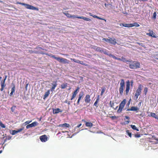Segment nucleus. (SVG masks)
<instances>
[{
	"label": "nucleus",
	"instance_id": "nucleus-31",
	"mask_svg": "<svg viewBox=\"0 0 158 158\" xmlns=\"http://www.w3.org/2000/svg\"><path fill=\"white\" fill-rule=\"evenodd\" d=\"M131 127L133 130H136L137 131H139V129L137 128L136 127L135 125H131Z\"/></svg>",
	"mask_w": 158,
	"mask_h": 158
},
{
	"label": "nucleus",
	"instance_id": "nucleus-41",
	"mask_svg": "<svg viewBox=\"0 0 158 158\" xmlns=\"http://www.w3.org/2000/svg\"><path fill=\"white\" fill-rule=\"evenodd\" d=\"M125 118H126V119H128V120H129V117H128V116H125ZM125 122H126V123L127 124H128L129 123L130 121L128 120V121H126Z\"/></svg>",
	"mask_w": 158,
	"mask_h": 158
},
{
	"label": "nucleus",
	"instance_id": "nucleus-61",
	"mask_svg": "<svg viewBox=\"0 0 158 158\" xmlns=\"http://www.w3.org/2000/svg\"><path fill=\"white\" fill-rule=\"evenodd\" d=\"M60 54H61V55H64V56H68V55H67V54H62V53H60Z\"/></svg>",
	"mask_w": 158,
	"mask_h": 158
},
{
	"label": "nucleus",
	"instance_id": "nucleus-16",
	"mask_svg": "<svg viewBox=\"0 0 158 158\" xmlns=\"http://www.w3.org/2000/svg\"><path fill=\"white\" fill-rule=\"evenodd\" d=\"M139 110V108L135 106H132L131 108L128 109L127 110V111H136V112H138Z\"/></svg>",
	"mask_w": 158,
	"mask_h": 158
},
{
	"label": "nucleus",
	"instance_id": "nucleus-17",
	"mask_svg": "<svg viewBox=\"0 0 158 158\" xmlns=\"http://www.w3.org/2000/svg\"><path fill=\"white\" fill-rule=\"evenodd\" d=\"M82 121L84 122L85 123V125L87 127H91L93 126V124L92 123L87 122L84 119H82Z\"/></svg>",
	"mask_w": 158,
	"mask_h": 158
},
{
	"label": "nucleus",
	"instance_id": "nucleus-39",
	"mask_svg": "<svg viewBox=\"0 0 158 158\" xmlns=\"http://www.w3.org/2000/svg\"><path fill=\"white\" fill-rule=\"evenodd\" d=\"M80 64L85 66H88V64H86L85 63H84L83 61H80Z\"/></svg>",
	"mask_w": 158,
	"mask_h": 158
},
{
	"label": "nucleus",
	"instance_id": "nucleus-19",
	"mask_svg": "<svg viewBox=\"0 0 158 158\" xmlns=\"http://www.w3.org/2000/svg\"><path fill=\"white\" fill-rule=\"evenodd\" d=\"M62 112V110L59 108L53 109V114H57Z\"/></svg>",
	"mask_w": 158,
	"mask_h": 158
},
{
	"label": "nucleus",
	"instance_id": "nucleus-14",
	"mask_svg": "<svg viewBox=\"0 0 158 158\" xmlns=\"http://www.w3.org/2000/svg\"><path fill=\"white\" fill-rule=\"evenodd\" d=\"M85 102L87 103H89L91 101L90 96L89 95H86L85 98Z\"/></svg>",
	"mask_w": 158,
	"mask_h": 158
},
{
	"label": "nucleus",
	"instance_id": "nucleus-24",
	"mask_svg": "<svg viewBox=\"0 0 158 158\" xmlns=\"http://www.w3.org/2000/svg\"><path fill=\"white\" fill-rule=\"evenodd\" d=\"M50 94V90H48L46 92H45L44 95V96L43 99H45L47 98Z\"/></svg>",
	"mask_w": 158,
	"mask_h": 158
},
{
	"label": "nucleus",
	"instance_id": "nucleus-40",
	"mask_svg": "<svg viewBox=\"0 0 158 158\" xmlns=\"http://www.w3.org/2000/svg\"><path fill=\"white\" fill-rule=\"evenodd\" d=\"M156 12H154L153 14V15L152 17L154 19H155L156 18Z\"/></svg>",
	"mask_w": 158,
	"mask_h": 158
},
{
	"label": "nucleus",
	"instance_id": "nucleus-51",
	"mask_svg": "<svg viewBox=\"0 0 158 158\" xmlns=\"http://www.w3.org/2000/svg\"><path fill=\"white\" fill-rule=\"evenodd\" d=\"M99 97H100L99 95H98V96L97 97V99H96V101H99V99H100Z\"/></svg>",
	"mask_w": 158,
	"mask_h": 158
},
{
	"label": "nucleus",
	"instance_id": "nucleus-18",
	"mask_svg": "<svg viewBox=\"0 0 158 158\" xmlns=\"http://www.w3.org/2000/svg\"><path fill=\"white\" fill-rule=\"evenodd\" d=\"M83 95L84 93L83 92H81L79 94L78 98L77 103V105L79 104L80 101L81 99L82 98Z\"/></svg>",
	"mask_w": 158,
	"mask_h": 158
},
{
	"label": "nucleus",
	"instance_id": "nucleus-63",
	"mask_svg": "<svg viewBox=\"0 0 158 158\" xmlns=\"http://www.w3.org/2000/svg\"><path fill=\"white\" fill-rule=\"evenodd\" d=\"M118 107V106H116V107L114 109L115 110H116L117 109Z\"/></svg>",
	"mask_w": 158,
	"mask_h": 158
},
{
	"label": "nucleus",
	"instance_id": "nucleus-15",
	"mask_svg": "<svg viewBox=\"0 0 158 158\" xmlns=\"http://www.w3.org/2000/svg\"><path fill=\"white\" fill-rule=\"evenodd\" d=\"M149 31H150V32L149 33H147L146 35H147L155 38L156 37V36L155 35L154 33L153 32L152 30H149Z\"/></svg>",
	"mask_w": 158,
	"mask_h": 158
},
{
	"label": "nucleus",
	"instance_id": "nucleus-60",
	"mask_svg": "<svg viewBox=\"0 0 158 158\" xmlns=\"http://www.w3.org/2000/svg\"><path fill=\"white\" fill-rule=\"evenodd\" d=\"M6 139L4 140V142L2 144V145H3L4 143L6 142Z\"/></svg>",
	"mask_w": 158,
	"mask_h": 158
},
{
	"label": "nucleus",
	"instance_id": "nucleus-37",
	"mask_svg": "<svg viewBox=\"0 0 158 158\" xmlns=\"http://www.w3.org/2000/svg\"><path fill=\"white\" fill-rule=\"evenodd\" d=\"M105 90V88H102V91L101 93V95L102 96Z\"/></svg>",
	"mask_w": 158,
	"mask_h": 158
},
{
	"label": "nucleus",
	"instance_id": "nucleus-32",
	"mask_svg": "<svg viewBox=\"0 0 158 158\" xmlns=\"http://www.w3.org/2000/svg\"><path fill=\"white\" fill-rule=\"evenodd\" d=\"M70 60H73V61H74V62H75L76 63L80 64V60H76L75 59H72V58H70Z\"/></svg>",
	"mask_w": 158,
	"mask_h": 158
},
{
	"label": "nucleus",
	"instance_id": "nucleus-58",
	"mask_svg": "<svg viewBox=\"0 0 158 158\" xmlns=\"http://www.w3.org/2000/svg\"><path fill=\"white\" fill-rule=\"evenodd\" d=\"M28 86V84H27L26 85V86H25V88H26V89L27 90V87Z\"/></svg>",
	"mask_w": 158,
	"mask_h": 158
},
{
	"label": "nucleus",
	"instance_id": "nucleus-12",
	"mask_svg": "<svg viewBox=\"0 0 158 158\" xmlns=\"http://www.w3.org/2000/svg\"><path fill=\"white\" fill-rule=\"evenodd\" d=\"M79 87H77V89L74 91V92L73 93V94L72 96V97L71 98V100H72L73 99L75 98L78 93L79 90Z\"/></svg>",
	"mask_w": 158,
	"mask_h": 158
},
{
	"label": "nucleus",
	"instance_id": "nucleus-59",
	"mask_svg": "<svg viewBox=\"0 0 158 158\" xmlns=\"http://www.w3.org/2000/svg\"><path fill=\"white\" fill-rule=\"evenodd\" d=\"M141 104V102H140L138 104L139 106H140Z\"/></svg>",
	"mask_w": 158,
	"mask_h": 158
},
{
	"label": "nucleus",
	"instance_id": "nucleus-57",
	"mask_svg": "<svg viewBox=\"0 0 158 158\" xmlns=\"http://www.w3.org/2000/svg\"><path fill=\"white\" fill-rule=\"evenodd\" d=\"M29 52L30 53H34L35 52H34V51H32V50L31 51H29Z\"/></svg>",
	"mask_w": 158,
	"mask_h": 158
},
{
	"label": "nucleus",
	"instance_id": "nucleus-42",
	"mask_svg": "<svg viewBox=\"0 0 158 158\" xmlns=\"http://www.w3.org/2000/svg\"><path fill=\"white\" fill-rule=\"evenodd\" d=\"M126 132L127 133L128 135L129 136L131 137V133L129 132V131L128 130H127L126 131Z\"/></svg>",
	"mask_w": 158,
	"mask_h": 158
},
{
	"label": "nucleus",
	"instance_id": "nucleus-52",
	"mask_svg": "<svg viewBox=\"0 0 158 158\" xmlns=\"http://www.w3.org/2000/svg\"><path fill=\"white\" fill-rule=\"evenodd\" d=\"M110 118L113 119H115L116 118V117L115 116H111L110 117Z\"/></svg>",
	"mask_w": 158,
	"mask_h": 158
},
{
	"label": "nucleus",
	"instance_id": "nucleus-10",
	"mask_svg": "<svg viewBox=\"0 0 158 158\" xmlns=\"http://www.w3.org/2000/svg\"><path fill=\"white\" fill-rule=\"evenodd\" d=\"M130 82L129 81H128L126 82V87L125 90L126 94V95H127L128 94L130 90Z\"/></svg>",
	"mask_w": 158,
	"mask_h": 158
},
{
	"label": "nucleus",
	"instance_id": "nucleus-3",
	"mask_svg": "<svg viewBox=\"0 0 158 158\" xmlns=\"http://www.w3.org/2000/svg\"><path fill=\"white\" fill-rule=\"evenodd\" d=\"M53 58L57 60L60 63H63L69 64V60L66 59L62 57H57L55 56L54 55H52L51 56Z\"/></svg>",
	"mask_w": 158,
	"mask_h": 158
},
{
	"label": "nucleus",
	"instance_id": "nucleus-43",
	"mask_svg": "<svg viewBox=\"0 0 158 158\" xmlns=\"http://www.w3.org/2000/svg\"><path fill=\"white\" fill-rule=\"evenodd\" d=\"M15 86L14 84L13 87L11 88V92L14 93L15 91Z\"/></svg>",
	"mask_w": 158,
	"mask_h": 158
},
{
	"label": "nucleus",
	"instance_id": "nucleus-56",
	"mask_svg": "<svg viewBox=\"0 0 158 158\" xmlns=\"http://www.w3.org/2000/svg\"><path fill=\"white\" fill-rule=\"evenodd\" d=\"M13 93H13V92H11L10 93V96H12L13 95Z\"/></svg>",
	"mask_w": 158,
	"mask_h": 158
},
{
	"label": "nucleus",
	"instance_id": "nucleus-27",
	"mask_svg": "<svg viewBox=\"0 0 158 158\" xmlns=\"http://www.w3.org/2000/svg\"><path fill=\"white\" fill-rule=\"evenodd\" d=\"M148 116L149 117H151L153 118H156V117L157 115H156V114L154 113L153 112H151L150 113V114L148 115Z\"/></svg>",
	"mask_w": 158,
	"mask_h": 158
},
{
	"label": "nucleus",
	"instance_id": "nucleus-33",
	"mask_svg": "<svg viewBox=\"0 0 158 158\" xmlns=\"http://www.w3.org/2000/svg\"><path fill=\"white\" fill-rule=\"evenodd\" d=\"M94 18H97L99 19L104 20H105V21H106V20L105 19H103L101 17H99L97 15H94Z\"/></svg>",
	"mask_w": 158,
	"mask_h": 158
},
{
	"label": "nucleus",
	"instance_id": "nucleus-50",
	"mask_svg": "<svg viewBox=\"0 0 158 158\" xmlns=\"http://www.w3.org/2000/svg\"><path fill=\"white\" fill-rule=\"evenodd\" d=\"M88 14L90 16H92V17H94V15H92V14L91 13H90V12H89L88 13Z\"/></svg>",
	"mask_w": 158,
	"mask_h": 158
},
{
	"label": "nucleus",
	"instance_id": "nucleus-29",
	"mask_svg": "<svg viewBox=\"0 0 158 158\" xmlns=\"http://www.w3.org/2000/svg\"><path fill=\"white\" fill-rule=\"evenodd\" d=\"M132 25L131 27L135 26L136 27H139V25L136 22L134 23H131Z\"/></svg>",
	"mask_w": 158,
	"mask_h": 158
},
{
	"label": "nucleus",
	"instance_id": "nucleus-5",
	"mask_svg": "<svg viewBox=\"0 0 158 158\" xmlns=\"http://www.w3.org/2000/svg\"><path fill=\"white\" fill-rule=\"evenodd\" d=\"M125 84L124 80L123 79H121L120 84V87L119 89V94L121 95H122L123 94V89L125 87Z\"/></svg>",
	"mask_w": 158,
	"mask_h": 158
},
{
	"label": "nucleus",
	"instance_id": "nucleus-8",
	"mask_svg": "<svg viewBox=\"0 0 158 158\" xmlns=\"http://www.w3.org/2000/svg\"><path fill=\"white\" fill-rule=\"evenodd\" d=\"M7 77V76L6 75L5 77V78L1 82V88L0 89V90L1 91H3L5 87H6V85L5 84V81Z\"/></svg>",
	"mask_w": 158,
	"mask_h": 158
},
{
	"label": "nucleus",
	"instance_id": "nucleus-38",
	"mask_svg": "<svg viewBox=\"0 0 158 158\" xmlns=\"http://www.w3.org/2000/svg\"><path fill=\"white\" fill-rule=\"evenodd\" d=\"M0 126L2 128H5L6 127L3 124L2 122L0 121Z\"/></svg>",
	"mask_w": 158,
	"mask_h": 158
},
{
	"label": "nucleus",
	"instance_id": "nucleus-25",
	"mask_svg": "<svg viewBox=\"0 0 158 158\" xmlns=\"http://www.w3.org/2000/svg\"><path fill=\"white\" fill-rule=\"evenodd\" d=\"M59 127H69L70 126L69 124L67 123H64L63 124H60L58 126Z\"/></svg>",
	"mask_w": 158,
	"mask_h": 158
},
{
	"label": "nucleus",
	"instance_id": "nucleus-13",
	"mask_svg": "<svg viewBox=\"0 0 158 158\" xmlns=\"http://www.w3.org/2000/svg\"><path fill=\"white\" fill-rule=\"evenodd\" d=\"M37 125V122H34L32 123L27 125L26 127V128L27 129H28L31 127H35Z\"/></svg>",
	"mask_w": 158,
	"mask_h": 158
},
{
	"label": "nucleus",
	"instance_id": "nucleus-4",
	"mask_svg": "<svg viewBox=\"0 0 158 158\" xmlns=\"http://www.w3.org/2000/svg\"><path fill=\"white\" fill-rule=\"evenodd\" d=\"M126 103V100L124 99L121 102L119 105V107L118 109L117 110V112L118 113H120L124 107Z\"/></svg>",
	"mask_w": 158,
	"mask_h": 158
},
{
	"label": "nucleus",
	"instance_id": "nucleus-46",
	"mask_svg": "<svg viewBox=\"0 0 158 158\" xmlns=\"http://www.w3.org/2000/svg\"><path fill=\"white\" fill-rule=\"evenodd\" d=\"M23 128L19 129H18L17 130L18 133L21 132L23 130Z\"/></svg>",
	"mask_w": 158,
	"mask_h": 158
},
{
	"label": "nucleus",
	"instance_id": "nucleus-45",
	"mask_svg": "<svg viewBox=\"0 0 158 158\" xmlns=\"http://www.w3.org/2000/svg\"><path fill=\"white\" fill-rule=\"evenodd\" d=\"M98 101H96L95 102H94V106H95L97 107H98V105L97 104H98Z\"/></svg>",
	"mask_w": 158,
	"mask_h": 158
},
{
	"label": "nucleus",
	"instance_id": "nucleus-20",
	"mask_svg": "<svg viewBox=\"0 0 158 158\" xmlns=\"http://www.w3.org/2000/svg\"><path fill=\"white\" fill-rule=\"evenodd\" d=\"M52 87L50 89L51 91L52 92L57 86V81H54L53 83L52 84Z\"/></svg>",
	"mask_w": 158,
	"mask_h": 158
},
{
	"label": "nucleus",
	"instance_id": "nucleus-11",
	"mask_svg": "<svg viewBox=\"0 0 158 158\" xmlns=\"http://www.w3.org/2000/svg\"><path fill=\"white\" fill-rule=\"evenodd\" d=\"M40 139L42 142H45L48 140L47 136L45 135H43L40 137Z\"/></svg>",
	"mask_w": 158,
	"mask_h": 158
},
{
	"label": "nucleus",
	"instance_id": "nucleus-21",
	"mask_svg": "<svg viewBox=\"0 0 158 158\" xmlns=\"http://www.w3.org/2000/svg\"><path fill=\"white\" fill-rule=\"evenodd\" d=\"M120 26H123L125 27H131L132 25H131V23H120Z\"/></svg>",
	"mask_w": 158,
	"mask_h": 158
},
{
	"label": "nucleus",
	"instance_id": "nucleus-47",
	"mask_svg": "<svg viewBox=\"0 0 158 158\" xmlns=\"http://www.w3.org/2000/svg\"><path fill=\"white\" fill-rule=\"evenodd\" d=\"M135 137L139 138V137H140V134H135Z\"/></svg>",
	"mask_w": 158,
	"mask_h": 158
},
{
	"label": "nucleus",
	"instance_id": "nucleus-6",
	"mask_svg": "<svg viewBox=\"0 0 158 158\" xmlns=\"http://www.w3.org/2000/svg\"><path fill=\"white\" fill-rule=\"evenodd\" d=\"M108 56L110 57H112L113 58L117 60L121 61H123V62H129L130 61H128L126 60V59L123 56H122L121 57V59L115 56H114V55H113L111 54H109L108 55Z\"/></svg>",
	"mask_w": 158,
	"mask_h": 158
},
{
	"label": "nucleus",
	"instance_id": "nucleus-55",
	"mask_svg": "<svg viewBox=\"0 0 158 158\" xmlns=\"http://www.w3.org/2000/svg\"><path fill=\"white\" fill-rule=\"evenodd\" d=\"M137 1H143V2H145V1H147L148 0H137Z\"/></svg>",
	"mask_w": 158,
	"mask_h": 158
},
{
	"label": "nucleus",
	"instance_id": "nucleus-44",
	"mask_svg": "<svg viewBox=\"0 0 158 158\" xmlns=\"http://www.w3.org/2000/svg\"><path fill=\"white\" fill-rule=\"evenodd\" d=\"M17 133H18L17 131L14 130L12 131V133H11V134L12 135H14L17 134Z\"/></svg>",
	"mask_w": 158,
	"mask_h": 158
},
{
	"label": "nucleus",
	"instance_id": "nucleus-23",
	"mask_svg": "<svg viewBox=\"0 0 158 158\" xmlns=\"http://www.w3.org/2000/svg\"><path fill=\"white\" fill-rule=\"evenodd\" d=\"M77 18L82 19L86 21H90L91 19L88 18H87L83 16H79L77 17Z\"/></svg>",
	"mask_w": 158,
	"mask_h": 158
},
{
	"label": "nucleus",
	"instance_id": "nucleus-7",
	"mask_svg": "<svg viewBox=\"0 0 158 158\" xmlns=\"http://www.w3.org/2000/svg\"><path fill=\"white\" fill-rule=\"evenodd\" d=\"M109 39H106L105 38H103L102 40L106 41V42H109V43L114 44L115 45L116 43V40L115 39H112L111 38H109Z\"/></svg>",
	"mask_w": 158,
	"mask_h": 158
},
{
	"label": "nucleus",
	"instance_id": "nucleus-49",
	"mask_svg": "<svg viewBox=\"0 0 158 158\" xmlns=\"http://www.w3.org/2000/svg\"><path fill=\"white\" fill-rule=\"evenodd\" d=\"M110 107H113V106L114 104V103H112L111 104V101H110Z\"/></svg>",
	"mask_w": 158,
	"mask_h": 158
},
{
	"label": "nucleus",
	"instance_id": "nucleus-48",
	"mask_svg": "<svg viewBox=\"0 0 158 158\" xmlns=\"http://www.w3.org/2000/svg\"><path fill=\"white\" fill-rule=\"evenodd\" d=\"M31 121H27L25 123L26 124H29L30 123H31Z\"/></svg>",
	"mask_w": 158,
	"mask_h": 158
},
{
	"label": "nucleus",
	"instance_id": "nucleus-28",
	"mask_svg": "<svg viewBox=\"0 0 158 158\" xmlns=\"http://www.w3.org/2000/svg\"><path fill=\"white\" fill-rule=\"evenodd\" d=\"M105 6L106 8L109 9L111 8L112 7V5L110 4H106V3H105Z\"/></svg>",
	"mask_w": 158,
	"mask_h": 158
},
{
	"label": "nucleus",
	"instance_id": "nucleus-26",
	"mask_svg": "<svg viewBox=\"0 0 158 158\" xmlns=\"http://www.w3.org/2000/svg\"><path fill=\"white\" fill-rule=\"evenodd\" d=\"M68 84L66 83H64L61 85V88L62 89H64L67 86Z\"/></svg>",
	"mask_w": 158,
	"mask_h": 158
},
{
	"label": "nucleus",
	"instance_id": "nucleus-22",
	"mask_svg": "<svg viewBox=\"0 0 158 158\" xmlns=\"http://www.w3.org/2000/svg\"><path fill=\"white\" fill-rule=\"evenodd\" d=\"M96 51L97 52H104V54L108 55L109 54H107L106 52H104V50L102 48L99 47H97L96 49Z\"/></svg>",
	"mask_w": 158,
	"mask_h": 158
},
{
	"label": "nucleus",
	"instance_id": "nucleus-9",
	"mask_svg": "<svg viewBox=\"0 0 158 158\" xmlns=\"http://www.w3.org/2000/svg\"><path fill=\"white\" fill-rule=\"evenodd\" d=\"M143 87V86L141 84H140L139 85L138 89L136 90L135 94L138 95H140L141 92L142 87Z\"/></svg>",
	"mask_w": 158,
	"mask_h": 158
},
{
	"label": "nucleus",
	"instance_id": "nucleus-64",
	"mask_svg": "<svg viewBox=\"0 0 158 158\" xmlns=\"http://www.w3.org/2000/svg\"><path fill=\"white\" fill-rule=\"evenodd\" d=\"M2 152V150H0V154Z\"/></svg>",
	"mask_w": 158,
	"mask_h": 158
},
{
	"label": "nucleus",
	"instance_id": "nucleus-35",
	"mask_svg": "<svg viewBox=\"0 0 158 158\" xmlns=\"http://www.w3.org/2000/svg\"><path fill=\"white\" fill-rule=\"evenodd\" d=\"M139 96V95H138L135 94V95L133 97V99L134 100H136L138 99V96Z\"/></svg>",
	"mask_w": 158,
	"mask_h": 158
},
{
	"label": "nucleus",
	"instance_id": "nucleus-34",
	"mask_svg": "<svg viewBox=\"0 0 158 158\" xmlns=\"http://www.w3.org/2000/svg\"><path fill=\"white\" fill-rule=\"evenodd\" d=\"M16 108V106H13L11 108V111L13 112H15V111Z\"/></svg>",
	"mask_w": 158,
	"mask_h": 158
},
{
	"label": "nucleus",
	"instance_id": "nucleus-36",
	"mask_svg": "<svg viewBox=\"0 0 158 158\" xmlns=\"http://www.w3.org/2000/svg\"><path fill=\"white\" fill-rule=\"evenodd\" d=\"M148 88L147 87H145L144 88V91H143L144 93V94L145 95H146L147 94V93L148 92Z\"/></svg>",
	"mask_w": 158,
	"mask_h": 158
},
{
	"label": "nucleus",
	"instance_id": "nucleus-53",
	"mask_svg": "<svg viewBox=\"0 0 158 158\" xmlns=\"http://www.w3.org/2000/svg\"><path fill=\"white\" fill-rule=\"evenodd\" d=\"M81 125V124H79L78 125H77L76 127L77 128H79L80 127Z\"/></svg>",
	"mask_w": 158,
	"mask_h": 158
},
{
	"label": "nucleus",
	"instance_id": "nucleus-2",
	"mask_svg": "<svg viewBox=\"0 0 158 158\" xmlns=\"http://www.w3.org/2000/svg\"><path fill=\"white\" fill-rule=\"evenodd\" d=\"M16 4H20L26 7V8L27 9L36 10L37 11H38L39 10V9L38 8L32 6L28 4L20 2H16Z\"/></svg>",
	"mask_w": 158,
	"mask_h": 158
},
{
	"label": "nucleus",
	"instance_id": "nucleus-62",
	"mask_svg": "<svg viewBox=\"0 0 158 158\" xmlns=\"http://www.w3.org/2000/svg\"><path fill=\"white\" fill-rule=\"evenodd\" d=\"M155 118L158 120V116H157Z\"/></svg>",
	"mask_w": 158,
	"mask_h": 158
},
{
	"label": "nucleus",
	"instance_id": "nucleus-54",
	"mask_svg": "<svg viewBox=\"0 0 158 158\" xmlns=\"http://www.w3.org/2000/svg\"><path fill=\"white\" fill-rule=\"evenodd\" d=\"M71 16H72V18L73 17V18H77V17L78 16H76L75 15H71Z\"/></svg>",
	"mask_w": 158,
	"mask_h": 158
},
{
	"label": "nucleus",
	"instance_id": "nucleus-30",
	"mask_svg": "<svg viewBox=\"0 0 158 158\" xmlns=\"http://www.w3.org/2000/svg\"><path fill=\"white\" fill-rule=\"evenodd\" d=\"M63 13L68 18H72V16H71V15L68 13H66L65 12H63Z\"/></svg>",
	"mask_w": 158,
	"mask_h": 158
},
{
	"label": "nucleus",
	"instance_id": "nucleus-1",
	"mask_svg": "<svg viewBox=\"0 0 158 158\" xmlns=\"http://www.w3.org/2000/svg\"><path fill=\"white\" fill-rule=\"evenodd\" d=\"M129 68L132 69H136L140 67V64L139 62L137 61H129Z\"/></svg>",
	"mask_w": 158,
	"mask_h": 158
}]
</instances>
